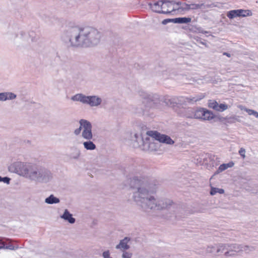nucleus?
Here are the masks:
<instances>
[{
  "label": "nucleus",
  "instance_id": "nucleus-12",
  "mask_svg": "<svg viewBox=\"0 0 258 258\" xmlns=\"http://www.w3.org/2000/svg\"><path fill=\"white\" fill-rule=\"evenodd\" d=\"M146 142V138H144L140 135L135 134L132 138V144L134 148H141L143 150Z\"/></svg>",
  "mask_w": 258,
  "mask_h": 258
},
{
  "label": "nucleus",
  "instance_id": "nucleus-31",
  "mask_svg": "<svg viewBox=\"0 0 258 258\" xmlns=\"http://www.w3.org/2000/svg\"><path fill=\"white\" fill-rule=\"evenodd\" d=\"M218 103L214 100H210L209 102V107L217 110L218 106Z\"/></svg>",
  "mask_w": 258,
  "mask_h": 258
},
{
  "label": "nucleus",
  "instance_id": "nucleus-32",
  "mask_svg": "<svg viewBox=\"0 0 258 258\" xmlns=\"http://www.w3.org/2000/svg\"><path fill=\"white\" fill-rule=\"evenodd\" d=\"M81 155V152L79 150H76L74 153H73L71 155V158L73 159H78Z\"/></svg>",
  "mask_w": 258,
  "mask_h": 258
},
{
  "label": "nucleus",
  "instance_id": "nucleus-10",
  "mask_svg": "<svg viewBox=\"0 0 258 258\" xmlns=\"http://www.w3.org/2000/svg\"><path fill=\"white\" fill-rule=\"evenodd\" d=\"M223 253L222 243H219L215 245L208 246L205 254H209L213 256H217L220 255Z\"/></svg>",
  "mask_w": 258,
  "mask_h": 258
},
{
  "label": "nucleus",
  "instance_id": "nucleus-41",
  "mask_svg": "<svg viewBox=\"0 0 258 258\" xmlns=\"http://www.w3.org/2000/svg\"><path fill=\"white\" fill-rule=\"evenodd\" d=\"M172 19H165L163 21H162V24H166L168 22H172Z\"/></svg>",
  "mask_w": 258,
  "mask_h": 258
},
{
  "label": "nucleus",
  "instance_id": "nucleus-38",
  "mask_svg": "<svg viewBox=\"0 0 258 258\" xmlns=\"http://www.w3.org/2000/svg\"><path fill=\"white\" fill-rule=\"evenodd\" d=\"M103 258H112L110 255V252L109 250H106L102 253Z\"/></svg>",
  "mask_w": 258,
  "mask_h": 258
},
{
  "label": "nucleus",
  "instance_id": "nucleus-30",
  "mask_svg": "<svg viewBox=\"0 0 258 258\" xmlns=\"http://www.w3.org/2000/svg\"><path fill=\"white\" fill-rule=\"evenodd\" d=\"M224 192V190L223 189L216 188V187H212L211 191H210V194L211 195H215L217 193H219L220 194H222Z\"/></svg>",
  "mask_w": 258,
  "mask_h": 258
},
{
  "label": "nucleus",
  "instance_id": "nucleus-18",
  "mask_svg": "<svg viewBox=\"0 0 258 258\" xmlns=\"http://www.w3.org/2000/svg\"><path fill=\"white\" fill-rule=\"evenodd\" d=\"M128 241L129 239L127 237L124 238L120 240L119 243L116 246L115 248L122 250L128 249L130 248L129 245L127 244Z\"/></svg>",
  "mask_w": 258,
  "mask_h": 258
},
{
  "label": "nucleus",
  "instance_id": "nucleus-33",
  "mask_svg": "<svg viewBox=\"0 0 258 258\" xmlns=\"http://www.w3.org/2000/svg\"><path fill=\"white\" fill-rule=\"evenodd\" d=\"M228 105L225 104H218L217 111H223L228 109Z\"/></svg>",
  "mask_w": 258,
  "mask_h": 258
},
{
  "label": "nucleus",
  "instance_id": "nucleus-49",
  "mask_svg": "<svg viewBox=\"0 0 258 258\" xmlns=\"http://www.w3.org/2000/svg\"><path fill=\"white\" fill-rule=\"evenodd\" d=\"M25 34V33L24 32H20V34H21L22 36V35H24V34Z\"/></svg>",
  "mask_w": 258,
  "mask_h": 258
},
{
  "label": "nucleus",
  "instance_id": "nucleus-48",
  "mask_svg": "<svg viewBox=\"0 0 258 258\" xmlns=\"http://www.w3.org/2000/svg\"><path fill=\"white\" fill-rule=\"evenodd\" d=\"M181 5V3L180 2H177V3L175 2V6L176 5V6H180Z\"/></svg>",
  "mask_w": 258,
  "mask_h": 258
},
{
  "label": "nucleus",
  "instance_id": "nucleus-47",
  "mask_svg": "<svg viewBox=\"0 0 258 258\" xmlns=\"http://www.w3.org/2000/svg\"><path fill=\"white\" fill-rule=\"evenodd\" d=\"M192 111H195V110H191L190 111H189V113H187L186 114V116L187 117V115H192Z\"/></svg>",
  "mask_w": 258,
  "mask_h": 258
},
{
  "label": "nucleus",
  "instance_id": "nucleus-11",
  "mask_svg": "<svg viewBox=\"0 0 258 258\" xmlns=\"http://www.w3.org/2000/svg\"><path fill=\"white\" fill-rule=\"evenodd\" d=\"M157 141L153 137H146V142L143 150L151 151H156L159 148V145Z\"/></svg>",
  "mask_w": 258,
  "mask_h": 258
},
{
  "label": "nucleus",
  "instance_id": "nucleus-4",
  "mask_svg": "<svg viewBox=\"0 0 258 258\" xmlns=\"http://www.w3.org/2000/svg\"><path fill=\"white\" fill-rule=\"evenodd\" d=\"M73 101L80 102L91 107H98L102 103V98L98 95L86 96L82 93H78L71 97Z\"/></svg>",
  "mask_w": 258,
  "mask_h": 258
},
{
  "label": "nucleus",
  "instance_id": "nucleus-20",
  "mask_svg": "<svg viewBox=\"0 0 258 258\" xmlns=\"http://www.w3.org/2000/svg\"><path fill=\"white\" fill-rule=\"evenodd\" d=\"M59 199L54 197L53 195H50L48 197L45 199V202L46 204L50 205L58 204L59 203Z\"/></svg>",
  "mask_w": 258,
  "mask_h": 258
},
{
  "label": "nucleus",
  "instance_id": "nucleus-29",
  "mask_svg": "<svg viewBox=\"0 0 258 258\" xmlns=\"http://www.w3.org/2000/svg\"><path fill=\"white\" fill-rule=\"evenodd\" d=\"M240 17H245L252 15V13L248 10L239 9Z\"/></svg>",
  "mask_w": 258,
  "mask_h": 258
},
{
  "label": "nucleus",
  "instance_id": "nucleus-19",
  "mask_svg": "<svg viewBox=\"0 0 258 258\" xmlns=\"http://www.w3.org/2000/svg\"><path fill=\"white\" fill-rule=\"evenodd\" d=\"M191 21V19L190 18L183 17L172 19V22L179 24H187L190 22Z\"/></svg>",
  "mask_w": 258,
  "mask_h": 258
},
{
  "label": "nucleus",
  "instance_id": "nucleus-9",
  "mask_svg": "<svg viewBox=\"0 0 258 258\" xmlns=\"http://www.w3.org/2000/svg\"><path fill=\"white\" fill-rule=\"evenodd\" d=\"M162 9L164 14H170L172 12H174L176 10H179L181 8L180 7H175V2L173 1L168 0H162Z\"/></svg>",
  "mask_w": 258,
  "mask_h": 258
},
{
  "label": "nucleus",
  "instance_id": "nucleus-42",
  "mask_svg": "<svg viewBox=\"0 0 258 258\" xmlns=\"http://www.w3.org/2000/svg\"><path fill=\"white\" fill-rule=\"evenodd\" d=\"M2 248H6L12 250L14 249V247L12 245H10L9 246H6L5 245V247H3Z\"/></svg>",
  "mask_w": 258,
  "mask_h": 258
},
{
  "label": "nucleus",
  "instance_id": "nucleus-36",
  "mask_svg": "<svg viewBox=\"0 0 258 258\" xmlns=\"http://www.w3.org/2000/svg\"><path fill=\"white\" fill-rule=\"evenodd\" d=\"M123 253L122 254V258H131L132 256V253L131 252L125 251L123 250Z\"/></svg>",
  "mask_w": 258,
  "mask_h": 258
},
{
  "label": "nucleus",
  "instance_id": "nucleus-8",
  "mask_svg": "<svg viewBox=\"0 0 258 258\" xmlns=\"http://www.w3.org/2000/svg\"><path fill=\"white\" fill-rule=\"evenodd\" d=\"M147 135L148 136L153 137L160 143L168 145H173L174 143V141L169 136L161 134L157 131H148L147 132Z\"/></svg>",
  "mask_w": 258,
  "mask_h": 258
},
{
  "label": "nucleus",
  "instance_id": "nucleus-6",
  "mask_svg": "<svg viewBox=\"0 0 258 258\" xmlns=\"http://www.w3.org/2000/svg\"><path fill=\"white\" fill-rule=\"evenodd\" d=\"M80 127L76 129L74 133L76 136L81 134L83 139H89L92 136V126L90 121L87 120L81 119L79 121Z\"/></svg>",
  "mask_w": 258,
  "mask_h": 258
},
{
  "label": "nucleus",
  "instance_id": "nucleus-34",
  "mask_svg": "<svg viewBox=\"0 0 258 258\" xmlns=\"http://www.w3.org/2000/svg\"><path fill=\"white\" fill-rule=\"evenodd\" d=\"M227 169V167L226 164H222L219 167L217 172L218 173H220L221 172L224 171L225 170H226Z\"/></svg>",
  "mask_w": 258,
  "mask_h": 258
},
{
  "label": "nucleus",
  "instance_id": "nucleus-40",
  "mask_svg": "<svg viewBox=\"0 0 258 258\" xmlns=\"http://www.w3.org/2000/svg\"><path fill=\"white\" fill-rule=\"evenodd\" d=\"M10 178L8 177H2V181L7 184H9Z\"/></svg>",
  "mask_w": 258,
  "mask_h": 258
},
{
  "label": "nucleus",
  "instance_id": "nucleus-50",
  "mask_svg": "<svg viewBox=\"0 0 258 258\" xmlns=\"http://www.w3.org/2000/svg\"><path fill=\"white\" fill-rule=\"evenodd\" d=\"M2 181V177L0 176V182Z\"/></svg>",
  "mask_w": 258,
  "mask_h": 258
},
{
  "label": "nucleus",
  "instance_id": "nucleus-21",
  "mask_svg": "<svg viewBox=\"0 0 258 258\" xmlns=\"http://www.w3.org/2000/svg\"><path fill=\"white\" fill-rule=\"evenodd\" d=\"M214 117V115L211 111L205 109L202 120H210L213 119Z\"/></svg>",
  "mask_w": 258,
  "mask_h": 258
},
{
  "label": "nucleus",
  "instance_id": "nucleus-17",
  "mask_svg": "<svg viewBox=\"0 0 258 258\" xmlns=\"http://www.w3.org/2000/svg\"><path fill=\"white\" fill-rule=\"evenodd\" d=\"M204 110V108H199L195 111H192V115H187V117L202 119Z\"/></svg>",
  "mask_w": 258,
  "mask_h": 258
},
{
  "label": "nucleus",
  "instance_id": "nucleus-39",
  "mask_svg": "<svg viewBox=\"0 0 258 258\" xmlns=\"http://www.w3.org/2000/svg\"><path fill=\"white\" fill-rule=\"evenodd\" d=\"M183 5L185 6V7L184 8H182L180 7L181 8L180 10H187V11L191 10V4H188L184 3V4H183Z\"/></svg>",
  "mask_w": 258,
  "mask_h": 258
},
{
  "label": "nucleus",
  "instance_id": "nucleus-43",
  "mask_svg": "<svg viewBox=\"0 0 258 258\" xmlns=\"http://www.w3.org/2000/svg\"><path fill=\"white\" fill-rule=\"evenodd\" d=\"M234 164L233 162H230L228 163H227L226 165L227 168L233 167L234 166Z\"/></svg>",
  "mask_w": 258,
  "mask_h": 258
},
{
  "label": "nucleus",
  "instance_id": "nucleus-3",
  "mask_svg": "<svg viewBox=\"0 0 258 258\" xmlns=\"http://www.w3.org/2000/svg\"><path fill=\"white\" fill-rule=\"evenodd\" d=\"M9 168L12 172L36 182L47 183L52 178L48 169L29 162H15Z\"/></svg>",
  "mask_w": 258,
  "mask_h": 258
},
{
  "label": "nucleus",
  "instance_id": "nucleus-14",
  "mask_svg": "<svg viewBox=\"0 0 258 258\" xmlns=\"http://www.w3.org/2000/svg\"><path fill=\"white\" fill-rule=\"evenodd\" d=\"M162 4L163 2L162 0L155 2L153 4L149 3L148 5L153 12L157 13L163 14V12H165V11H163Z\"/></svg>",
  "mask_w": 258,
  "mask_h": 258
},
{
  "label": "nucleus",
  "instance_id": "nucleus-46",
  "mask_svg": "<svg viewBox=\"0 0 258 258\" xmlns=\"http://www.w3.org/2000/svg\"><path fill=\"white\" fill-rule=\"evenodd\" d=\"M223 55H226L227 56L230 57L231 56V54L229 53H227V52H224L223 53Z\"/></svg>",
  "mask_w": 258,
  "mask_h": 258
},
{
  "label": "nucleus",
  "instance_id": "nucleus-15",
  "mask_svg": "<svg viewBox=\"0 0 258 258\" xmlns=\"http://www.w3.org/2000/svg\"><path fill=\"white\" fill-rule=\"evenodd\" d=\"M93 138V133H92V136L90 139H84V141L82 142L84 148L87 150H94L96 148V145L91 141Z\"/></svg>",
  "mask_w": 258,
  "mask_h": 258
},
{
  "label": "nucleus",
  "instance_id": "nucleus-45",
  "mask_svg": "<svg viewBox=\"0 0 258 258\" xmlns=\"http://www.w3.org/2000/svg\"><path fill=\"white\" fill-rule=\"evenodd\" d=\"M0 101H4L3 92L0 93Z\"/></svg>",
  "mask_w": 258,
  "mask_h": 258
},
{
  "label": "nucleus",
  "instance_id": "nucleus-35",
  "mask_svg": "<svg viewBox=\"0 0 258 258\" xmlns=\"http://www.w3.org/2000/svg\"><path fill=\"white\" fill-rule=\"evenodd\" d=\"M201 4H191V10H195L198 9H201Z\"/></svg>",
  "mask_w": 258,
  "mask_h": 258
},
{
  "label": "nucleus",
  "instance_id": "nucleus-13",
  "mask_svg": "<svg viewBox=\"0 0 258 258\" xmlns=\"http://www.w3.org/2000/svg\"><path fill=\"white\" fill-rule=\"evenodd\" d=\"M202 159H203V164H210V166H214L217 164L215 163V159H217L215 155L211 154H205L202 155Z\"/></svg>",
  "mask_w": 258,
  "mask_h": 258
},
{
  "label": "nucleus",
  "instance_id": "nucleus-26",
  "mask_svg": "<svg viewBox=\"0 0 258 258\" xmlns=\"http://www.w3.org/2000/svg\"><path fill=\"white\" fill-rule=\"evenodd\" d=\"M4 101L7 100H13L16 98V94L12 92H3Z\"/></svg>",
  "mask_w": 258,
  "mask_h": 258
},
{
  "label": "nucleus",
  "instance_id": "nucleus-7",
  "mask_svg": "<svg viewBox=\"0 0 258 258\" xmlns=\"http://www.w3.org/2000/svg\"><path fill=\"white\" fill-rule=\"evenodd\" d=\"M222 248L223 255L226 258H234L240 253L237 243H222Z\"/></svg>",
  "mask_w": 258,
  "mask_h": 258
},
{
  "label": "nucleus",
  "instance_id": "nucleus-25",
  "mask_svg": "<svg viewBox=\"0 0 258 258\" xmlns=\"http://www.w3.org/2000/svg\"><path fill=\"white\" fill-rule=\"evenodd\" d=\"M227 16L230 19H232L237 17H240L239 9L229 11L227 14Z\"/></svg>",
  "mask_w": 258,
  "mask_h": 258
},
{
  "label": "nucleus",
  "instance_id": "nucleus-16",
  "mask_svg": "<svg viewBox=\"0 0 258 258\" xmlns=\"http://www.w3.org/2000/svg\"><path fill=\"white\" fill-rule=\"evenodd\" d=\"M60 217L71 224H74L76 221L75 219L73 217L72 214L67 209L64 211L63 214Z\"/></svg>",
  "mask_w": 258,
  "mask_h": 258
},
{
  "label": "nucleus",
  "instance_id": "nucleus-24",
  "mask_svg": "<svg viewBox=\"0 0 258 258\" xmlns=\"http://www.w3.org/2000/svg\"><path fill=\"white\" fill-rule=\"evenodd\" d=\"M7 35L8 38L10 40H15L18 36L16 31L13 29L9 30Z\"/></svg>",
  "mask_w": 258,
  "mask_h": 258
},
{
  "label": "nucleus",
  "instance_id": "nucleus-27",
  "mask_svg": "<svg viewBox=\"0 0 258 258\" xmlns=\"http://www.w3.org/2000/svg\"><path fill=\"white\" fill-rule=\"evenodd\" d=\"M205 97V95L203 94H201L200 95H197L196 96L192 97H189L187 98V100L189 102H196L198 101H200L202 100L203 98H204Z\"/></svg>",
  "mask_w": 258,
  "mask_h": 258
},
{
  "label": "nucleus",
  "instance_id": "nucleus-23",
  "mask_svg": "<svg viewBox=\"0 0 258 258\" xmlns=\"http://www.w3.org/2000/svg\"><path fill=\"white\" fill-rule=\"evenodd\" d=\"M201 9L208 10L216 7V5L212 3L209 2H205L204 3H201Z\"/></svg>",
  "mask_w": 258,
  "mask_h": 258
},
{
  "label": "nucleus",
  "instance_id": "nucleus-1",
  "mask_svg": "<svg viewBox=\"0 0 258 258\" xmlns=\"http://www.w3.org/2000/svg\"><path fill=\"white\" fill-rule=\"evenodd\" d=\"M130 186L137 189L133 194L134 201L142 210L147 214L157 211L169 210L175 207V205L170 199L156 198L153 196L148 195L149 193L155 192L157 186L154 181H151L147 177L134 176L131 179Z\"/></svg>",
  "mask_w": 258,
  "mask_h": 258
},
{
  "label": "nucleus",
  "instance_id": "nucleus-5",
  "mask_svg": "<svg viewBox=\"0 0 258 258\" xmlns=\"http://www.w3.org/2000/svg\"><path fill=\"white\" fill-rule=\"evenodd\" d=\"M140 96L142 100L143 107L141 109L143 110L155 108L160 103L159 96L156 94H148L142 92Z\"/></svg>",
  "mask_w": 258,
  "mask_h": 258
},
{
  "label": "nucleus",
  "instance_id": "nucleus-22",
  "mask_svg": "<svg viewBox=\"0 0 258 258\" xmlns=\"http://www.w3.org/2000/svg\"><path fill=\"white\" fill-rule=\"evenodd\" d=\"M239 249L240 253L243 251L247 253L254 250V248L248 245L239 244Z\"/></svg>",
  "mask_w": 258,
  "mask_h": 258
},
{
  "label": "nucleus",
  "instance_id": "nucleus-44",
  "mask_svg": "<svg viewBox=\"0 0 258 258\" xmlns=\"http://www.w3.org/2000/svg\"><path fill=\"white\" fill-rule=\"evenodd\" d=\"M5 247V242L0 240V249Z\"/></svg>",
  "mask_w": 258,
  "mask_h": 258
},
{
  "label": "nucleus",
  "instance_id": "nucleus-2",
  "mask_svg": "<svg viewBox=\"0 0 258 258\" xmlns=\"http://www.w3.org/2000/svg\"><path fill=\"white\" fill-rule=\"evenodd\" d=\"M63 39L74 47H88L97 44L101 38V33L92 27L81 28L73 27L68 28L63 34Z\"/></svg>",
  "mask_w": 258,
  "mask_h": 258
},
{
  "label": "nucleus",
  "instance_id": "nucleus-28",
  "mask_svg": "<svg viewBox=\"0 0 258 258\" xmlns=\"http://www.w3.org/2000/svg\"><path fill=\"white\" fill-rule=\"evenodd\" d=\"M239 108L241 110H244L245 111L247 112L249 115H253L254 116H255L256 118H258V112L257 111H256L254 110H252V109H247V108H246L242 106H241V105L239 106Z\"/></svg>",
  "mask_w": 258,
  "mask_h": 258
},
{
  "label": "nucleus",
  "instance_id": "nucleus-37",
  "mask_svg": "<svg viewBox=\"0 0 258 258\" xmlns=\"http://www.w3.org/2000/svg\"><path fill=\"white\" fill-rule=\"evenodd\" d=\"M239 153L243 159L245 158V150L244 148H240L239 151Z\"/></svg>",
  "mask_w": 258,
  "mask_h": 258
}]
</instances>
